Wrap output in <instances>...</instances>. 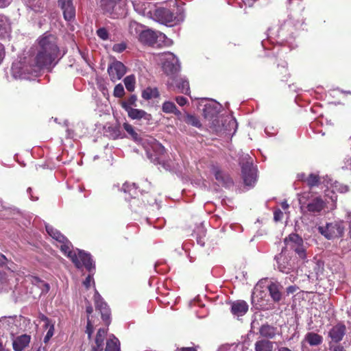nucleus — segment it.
<instances>
[{"mask_svg":"<svg viewBox=\"0 0 351 351\" xmlns=\"http://www.w3.org/2000/svg\"><path fill=\"white\" fill-rule=\"evenodd\" d=\"M58 5L63 12L66 21H71L75 16V8L72 0H58Z\"/></svg>","mask_w":351,"mask_h":351,"instance_id":"f8f14e48","label":"nucleus"},{"mask_svg":"<svg viewBox=\"0 0 351 351\" xmlns=\"http://www.w3.org/2000/svg\"><path fill=\"white\" fill-rule=\"evenodd\" d=\"M296 287L295 286H289V287H287V292L288 293H294L295 291H296Z\"/></svg>","mask_w":351,"mask_h":351,"instance_id":"bf43d9fd","label":"nucleus"},{"mask_svg":"<svg viewBox=\"0 0 351 351\" xmlns=\"http://www.w3.org/2000/svg\"><path fill=\"white\" fill-rule=\"evenodd\" d=\"M278 351H291V350L287 347H280L278 348Z\"/></svg>","mask_w":351,"mask_h":351,"instance_id":"338daca9","label":"nucleus"},{"mask_svg":"<svg viewBox=\"0 0 351 351\" xmlns=\"http://www.w3.org/2000/svg\"><path fill=\"white\" fill-rule=\"evenodd\" d=\"M304 342H306L311 346H317L322 343L323 337L317 333L309 332L305 335L302 343Z\"/></svg>","mask_w":351,"mask_h":351,"instance_id":"412c9836","label":"nucleus"},{"mask_svg":"<svg viewBox=\"0 0 351 351\" xmlns=\"http://www.w3.org/2000/svg\"><path fill=\"white\" fill-rule=\"evenodd\" d=\"M127 112L128 117L131 119H136L141 120L143 119L146 121L147 123H149L152 119V116L151 114L147 113L143 110L137 109V108H128L127 109Z\"/></svg>","mask_w":351,"mask_h":351,"instance_id":"2eb2a0df","label":"nucleus"},{"mask_svg":"<svg viewBox=\"0 0 351 351\" xmlns=\"http://www.w3.org/2000/svg\"><path fill=\"white\" fill-rule=\"evenodd\" d=\"M45 328L47 329V332L44 337V342L47 343L54 335V323L52 322L51 324H49L48 327Z\"/></svg>","mask_w":351,"mask_h":351,"instance_id":"79ce46f5","label":"nucleus"},{"mask_svg":"<svg viewBox=\"0 0 351 351\" xmlns=\"http://www.w3.org/2000/svg\"><path fill=\"white\" fill-rule=\"evenodd\" d=\"M220 109L221 105L219 103L214 100H210L204 105V116L205 118H213L219 112Z\"/></svg>","mask_w":351,"mask_h":351,"instance_id":"dca6fc26","label":"nucleus"},{"mask_svg":"<svg viewBox=\"0 0 351 351\" xmlns=\"http://www.w3.org/2000/svg\"><path fill=\"white\" fill-rule=\"evenodd\" d=\"M67 134H68V137L71 138H74L75 137L77 136V135L74 134L73 131H71L69 129L67 130Z\"/></svg>","mask_w":351,"mask_h":351,"instance_id":"680f3d73","label":"nucleus"},{"mask_svg":"<svg viewBox=\"0 0 351 351\" xmlns=\"http://www.w3.org/2000/svg\"><path fill=\"white\" fill-rule=\"evenodd\" d=\"M91 261H92V268H91L90 271H89L90 274L86 277V278L84 281V285L87 289H88L90 287L92 283L94 284V280H93V274H92V272L95 270V264H94L93 261L92 259H91Z\"/></svg>","mask_w":351,"mask_h":351,"instance_id":"a19ab883","label":"nucleus"},{"mask_svg":"<svg viewBox=\"0 0 351 351\" xmlns=\"http://www.w3.org/2000/svg\"><path fill=\"white\" fill-rule=\"evenodd\" d=\"M123 127L134 141L138 142L141 141V138L138 137V134L135 132L132 125L128 123H124Z\"/></svg>","mask_w":351,"mask_h":351,"instance_id":"72a5a7b5","label":"nucleus"},{"mask_svg":"<svg viewBox=\"0 0 351 351\" xmlns=\"http://www.w3.org/2000/svg\"><path fill=\"white\" fill-rule=\"evenodd\" d=\"M158 60L162 64L163 71L171 77H173L180 71L178 59L171 52H165L157 56Z\"/></svg>","mask_w":351,"mask_h":351,"instance_id":"20e7f679","label":"nucleus"},{"mask_svg":"<svg viewBox=\"0 0 351 351\" xmlns=\"http://www.w3.org/2000/svg\"><path fill=\"white\" fill-rule=\"evenodd\" d=\"M162 112L165 113H173L176 115H180V111L177 109L175 104L172 101H167L162 104Z\"/></svg>","mask_w":351,"mask_h":351,"instance_id":"a878e982","label":"nucleus"},{"mask_svg":"<svg viewBox=\"0 0 351 351\" xmlns=\"http://www.w3.org/2000/svg\"><path fill=\"white\" fill-rule=\"evenodd\" d=\"M248 310V305L243 300H238L232 303L231 307L232 313L238 317L245 315Z\"/></svg>","mask_w":351,"mask_h":351,"instance_id":"aec40b11","label":"nucleus"},{"mask_svg":"<svg viewBox=\"0 0 351 351\" xmlns=\"http://www.w3.org/2000/svg\"><path fill=\"white\" fill-rule=\"evenodd\" d=\"M122 189L125 193H131L132 190L135 191L136 189V186L134 183L130 184L125 182V184H123Z\"/></svg>","mask_w":351,"mask_h":351,"instance_id":"49530a36","label":"nucleus"},{"mask_svg":"<svg viewBox=\"0 0 351 351\" xmlns=\"http://www.w3.org/2000/svg\"><path fill=\"white\" fill-rule=\"evenodd\" d=\"M159 96V93L157 88H147L142 93V97L146 100H149L153 98H156Z\"/></svg>","mask_w":351,"mask_h":351,"instance_id":"c756f323","label":"nucleus"},{"mask_svg":"<svg viewBox=\"0 0 351 351\" xmlns=\"http://www.w3.org/2000/svg\"><path fill=\"white\" fill-rule=\"evenodd\" d=\"M6 261H7L6 257L4 255L0 254V265H3L5 264Z\"/></svg>","mask_w":351,"mask_h":351,"instance_id":"052dcab7","label":"nucleus"},{"mask_svg":"<svg viewBox=\"0 0 351 351\" xmlns=\"http://www.w3.org/2000/svg\"><path fill=\"white\" fill-rule=\"evenodd\" d=\"M318 230L324 237L328 239H332L341 237L344 228L341 223L335 221L327 223L324 226H319Z\"/></svg>","mask_w":351,"mask_h":351,"instance_id":"0eeeda50","label":"nucleus"},{"mask_svg":"<svg viewBox=\"0 0 351 351\" xmlns=\"http://www.w3.org/2000/svg\"><path fill=\"white\" fill-rule=\"evenodd\" d=\"M297 178L298 180L306 182L307 177L306 176L305 173H300L297 175Z\"/></svg>","mask_w":351,"mask_h":351,"instance_id":"4d7b16f0","label":"nucleus"},{"mask_svg":"<svg viewBox=\"0 0 351 351\" xmlns=\"http://www.w3.org/2000/svg\"><path fill=\"white\" fill-rule=\"evenodd\" d=\"M31 337L27 335H22L13 339L12 347L14 351H22L26 348L30 342Z\"/></svg>","mask_w":351,"mask_h":351,"instance_id":"f3484780","label":"nucleus"},{"mask_svg":"<svg viewBox=\"0 0 351 351\" xmlns=\"http://www.w3.org/2000/svg\"><path fill=\"white\" fill-rule=\"evenodd\" d=\"M105 351H120L119 341L114 335L110 336L108 339Z\"/></svg>","mask_w":351,"mask_h":351,"instance_id":"393cba45","label":"nucleus"},{"mask_svg":"<svg viewBox=\"0 0 351 351\" xmlns=\"http://www.w3.org/2000/svg\"><path fill=\"white\" fill-rule=\"evenodd\" d=\"M126 0H100V8L112 18L123 17L126 14Z\"/></svg>","mask_w":351,"mask_h":351,"instance_id":"7ed1b4c3","label":"nucleus"},{"mask_svg":"<svg viewBox=\"0 0 351 351\" xmlns=\"http://www.w3.org/2000/svg\"><path fill=\"white\" fill-rule=\"evenodd\" d=\"M346 333V327L344 325L339 324L333 326L330 332L329 337L336 343L342 340Z\"/></svg>","mask_w":351,"mask_h":351,"instance_id":"a211bd4d","label":"nucleus"},{"mask_svg":"<svg viewBox=\"0 0 351 351\" xmlns=\"http://www.w3.org/2000/svg\"><path fill=\"white\" fill-rule=\"evenodd\" d=\"M40 318L43 322H45V327H48L49 324L52 323V322L44 315H41Z\"/></svg>","mask_w":351,"mask_h":351,"instance_id":"5fc2aeb1","label":"nucleus"},{"mask_svg":"<svg viewBox=\"0 0 351 351\" xmlns=\"http://www.w3.org/2000/svg\"><path fill=\"white\" fill-rule=\"evenodd\" d=\"M265 132L268 136H273L277 133V129L273 126H267L265 128Z\"/></svg>","mask_w":351,"mask_h":351,"instance_id":"8fccbe9b","label":"nucleus"},{"mask_svg":"<svg viewBox=\"0 0 351 351\" xmlns=\"http://www.w3.org/2000/svg\"><path fill=\"white\" fill-rule=\"evenodd\" d=\"M103 350L101 347L92 346L90 351H103Z\"/></svg>","mask_w":351,"mask_h":351,"instance_id":"69168bd1","label":"nucleus"},{"mask_svg":"<svg viewBox=\"0 0 351 351\" xmlns=\"http://www.w3.org/2000/svg\"><path fill=\"white\" fill-rule=\"evenodd\" d=\"M281 207L282 209L284 210H287L289 207V204L287 202V201H284L281 203Z\"/></svg>","mask_w":351,"mask_h":351,"instance_id":"0e129e2a","label":"nucleus"},{"mask_svg":"<svg viewBox=\"0 0 351 351\" xmlns=\"http://www.w3.org/2000/svg\"><path fill=\"white\" fill-rule=\"evenodd\" d=\"M143 31V26L136 21H131L129 24V32L133 36H138Z\"/></svg>","mask_w":351,"mask_h":351,"instance_id":"2f4dec72","label":"nucleus"},{"mask_svg":"<svg viewBox=\"0 0 351 351\" xmlns=\"http://www.w3.org/2000/svg\"><path fill=\"white\" fill-rule=\"evenodd\" d=\"M242 176L246 186H253L256 181V169L252 165V159L246 154L241 160Z\"/></svg>","mask_w":351,"mask_h":351,"instance_id":"39448f33","label":"nucleus"},{"mask_svg":"<svg viewBox=\"0 0 351 351\" xmlns=\"http://www.w3.org/2000/svg\"><path fill=\"white\" fill-rule=\"evenodd\" d=\"M94 327L93 324H92V320L90 319L89 316L88 317V321H87V326H86V332L88 335V338L90 339L91 337V335L93 332Z\"/></svg>","mask_w":351,"mask_h":351,"instance_id":"de8ad7c7","label":"nucleus"},{"mask_svg":"<svg viewBox=\"0 0 351 351\" xmlns=\"http://www.w3.org/2000/svg\"><path fill=\"white\" fill-rule=\"evenodd\" d=\"M176 101L178 105L183 106L187 103V99L184 97L179 96L176 98Z\"/></svg>","mask_w":351,"mask_h":351,"instance_id":"864d4df0","label":"nucleus"},{"mask_svg":"<svg viewBox=\"0 0 351 351\" xmlns=\"http://www.w3.org/2000/svg\"><path fill=\"white\" fill-rule=\"evenodd\" d=\"M125 94V90L123 85L121 84H118L115 86L113 91V95L115 97L121 98Z\"/></svg>","mask_w":351,"mask_h":351,"instance_id":"37998d69","label":"nucleus"},{"mask_svg":"<svg viewBox=\"0 0 351 351\" xmlns=\"http://www.w3.org/2000/svg\"><path fill=\"white\" fill-rule=\"evenodd\" d=\"M276 260L278 269L282 273L289 274L295 268L294 261L286 255L285 250H282V252L276 256Z\"/></svg>","mask_w":351,"mask_h":351,"instance_id":"9d476101","label":"nucleus"},{"mask_svg":"<svg viewBox=\"0 0 351 351\" xmlns=\"http://www.w3.org/2000/svg\"><path fill=\"white\" fill-rule=\"evenodd\" d=\"M306 182L311 187L317 186L319 183V177L315 173H311L307 177Z\"/></svg>","mask_w":351,"mask_h":351,"instance_id":"58836bf2","label":"nucleus"},{"mask_svg":"<svg viewBox=\"0 0 351 351\" xmlns=\"http://www.w3.org/2000/svg\"><path fill=\"white\" fill-rule=\"evenodd\" d=\"M36 51L33 60L24 57L12 64L11 70L14 78L29 80L32 76H36L42 68L49 66L56 58L59 51L56 38L51 35L40 38Z\"/></svg>","mask_w":351,"mask_h":351,"instance_id":"f257e3e1","label":"nucleus"},{"mask_svg":"<svg viewBox=\"0 0 351 351\" xmlns=\"http://www.w3.org/2000/svg\"><path fill=\"white\" fill-rule=\"evenodd\" d=\"M168 86L171 88L174 86L178 90L184 94H189L190 91L189 81L185 78H176L175 76L171 77V82L168 81Z\"/></svg>","mask_w":351,"mask_h":351,"instance_id":"4468645a","label":"nucleus"},{"mask_svg":"<svg viewBox=\"0 0 351 351\" xmlns=\"http://www.w3.org/2000/svg\"><path fill=\"white\" fill-rule=\"evenodd\" d=\"M137 97L135 95H130L126 100L121 101V107L127 112V109L136 106Z\"/></svg>","mask_w":351,"mask_h":351,"instance_id":"7c9ffc66","label":"nucleus"},{"mask_svg":"<svg viewBox=\"0 0 351 351\" xmlns=\"http://www.w3.org/2000/svg\"><path fill=\"white\" fill-rule=\"evenodd\" d=\"M213 173L217 180L223 184L228 185L231 182L230 178L225 175L219 169L215 167Z\"/></svg>","mask_w":351,"mask_h":351,"instance_id":"bb28decb","label":"nucleus"},{"mask_svg":"<svg viewBox=\"0 0 351 351\" xmlns=\"http://www.w3.org/2000/svg\"><path fill=\"white\" fill-rule=\"evenodd\" d=\"M293 250L298 254L300 258L302 259H304L306 258V252L302 245L297 246Z\"/></svg>","mask_w":351,"mask_h":351,"instance_id":"a18cd8bd","label":"nucleus"},{"mask_svg":"<svg viewBox=\"0 0 351 351\" xmlns=\"http://www.w3.org/2000/svg\"><path fill=\"white\" fill-rule=\"evenodd\" d=\"M97 35L103 40H106L108 39V32L107 29L104 27L99 28L97 30Z\"/></svg>","mask_w":351,"mask_h":351,"instance_id":"c03bdc74","label":"nucleus"},{"mask_svg":"<svg viewBox=\"0 0 351 351\" xmlns=\"http://www.w3.org/2000/svg\"><path fill=\"white\" fill-rule=\"evenodd\" d=\"M274 342L265 339L257 340L254 343L255 351H273Z\"/></svg>","mask_w":351,"mask_h":351,"instance_id":"4be33fe9","label":"nucleus"},{"mask_svg":"<svg viewBox=\"0 0 351 351\" xmlns=\"http://www.w3.org/2000/svg\"><path fill=\"white\" fill-rule=\"evenodd\" d=\"M11 32V24L9 19L3 15H0V36L8 35Z\"/></svg>","mask_w":351,"mask_h":351,"instance_id":"b1692460","label":"nucleus"},{"mask_svg":"<svg viewBox=\"0 0 351 351\" xmlns=\"http://www.w3.org/2000/svg\"><path fill=\"white\" fill-rule=\"evenodd\" d=\"M93 311L92 306H89L86 307V313L88 315H90L93 313Z\"/></svg>","mask_w":351,"mask_h":351,"instance_id":"774afa93","label":"nucleus"},{"mask_svg":"<svg viewBox=\"0 0 351 351\" xmlns=\"http://www.w3.org/2000/svg\"><path fill=\"white\" fill-rule=\"evenodd\" d=\"M302 239L296 234H291L288 237L285 239L286 247L293 249L297 246L302 244Z\"/></svg>","mask_w":351,"mask_h":351,"instance_id":"5701e85b","label":"nucleus"},{"mask_svg":"<svg viewBox=\"0 0 351 351\" xmlns=\"http://www.w3.org/2000/svg\"><path fill=\"white\" fill-rule=\"evenodd\" d=\"M259 333L263 338L269 339H274L278 333L277 328L267 324L262 325L259 328Z\"/></svg>","mask_w":351,"mask_h":351,"instance_id":"6ab92c4d","label":"nucleus"},{"mask_svg":"<svg viewBox=\"0 0 351 351\" xmlns=\"http://www.w3.org/2000/svg\"><path fill=\"white\" fill-rule=\"evenodd\" d=\"M155 15L160 23L169 26L176 25L182 21V15H176L171 10L165 8L157 9Z\"/></svg>","mask_w":351,"mask_h":351,"instance_id":"6e6552de","label":"nucleus"},{"mask_svg":"<svg viewBox=\"0 0 351 351\" xmlns=\"http://www.w3.org/2000/svg\"><path fill=\"white\" fill-rule=\"evenodd\" d=\"M107 333V330L105 328H100L97 331L95 341V345L93 346L96 347H101L104 348V340L106 337Z\"/></svg>","mask_w":351,"mask_h":351,"instance_id":"c85d7f7f","label":"nucleus"},{"mask_svg":"<svg viewBox=\"0 0 351 351\" xmlns=\"http://www.w3.org/2000/svg\"><path fill=\"white\" fill-rule=\"evenodd\" d=\"M12 320L10 319H4L2 320H0V336L1 334H3V329H9L10 324H12ZM4 350L2 348L1 343L0 342V351Z\"/></svg>","mask_w":351,"mask_h":351,"instance_id":"4c0bfd02","label":"nucleus"},{"mask_svg":"<svg viewBox=\"0 0 351 351\" xmlns=\"http://www.w3.org/2000/svg\"><path fill=\"white\" fill-rule=\"evenodd\" d=\"M12 0H0V8H4L8 7Z\"/></svg>","mask_w":351,"mask_h":351,"instance_id":"6e6d98bb","label":"nucleus"},{"mask_svg":"<svg viewBox=\"0 0 351 351\" xmlns=\"http://www.w3.org/2000/svg\"><path fill=\"white\" fill-rule=\"evenodd\" d=\"M185 121L186 123L196 128H200L202 125L199 119L194 115L188 114L186 117Z\"/></svg>","mask_w":351,"mask_h":351,"instance_id":"e433bc0d","label":"nucleus"},{"mask_svg":"<svg viewBox=\"0 0 351 351\" xmlns=\"http://www.w3.org/2000/svg\"><path fill=\"white\" fill-rule=\"evenodd\" d=\"M165 38V34L151 29L143 30L139 34V40L141 43L152 47L158 45V42L163 41Z\"/></svg>","mask_w":351,"mask_h":351,"instance_id":"1a4fd4ad","label":"nucleus"},{"mask_svg":"<svg viewBox=\"0 0 351 351\" xmlns=\"http://www.w3.org/2000/svg\"><path fill=\"white\" fill-rule=\"evenodd\" d=\"M133 6L136 12L141 15H146L149 12L148 11H147V7L145 3H133Z\"/></svg>","mask_w":351,"mask_h":351,"instance_id":"ea45409f","label":"nucleus"},{"mask_svg":"<svg viewBox=\"0 0 351 351\" xmlns=\"http://www.w3.org/2000/svg\"><path fill=\"white\" fill-rule=\"evenodd\" d=\"M123 82H124L125 88L128 91L132 92L134 90L135 84H136V78L134 75H130L125 77L123 80Z\"/></svg>","mask_w":351,"mask_h":351,"instance_id":"473e14b6","label":"nucleus"},{"mask_svg":"<svg viewBox=\"0 0 351 351\" xmlns=\"http://www.w3.org/2000/svg\"><path fill=\"white\" fill-rule=\"evenodd\" d=\"M269 291L270 295L274 302H278L281 299V293L280 291L278 285L276 283H271L269 287Z\"/></svg>","mask_w":351,"mask_h":351,"instance_id":"cd10ccee","label":"nucleus"},{"mask_svg":"<svg viewBox=\"0 0 351 351\" xmlns=\"http://www.w3.org/2000/svg\"><path fill=\"white\" fill-rule=\"evenodd\" d=\"M95 301L96 308L100 311L103 320L108 325L110 324V310L97 292L95 295Z\"/></svg>","mask_w":351,"mask_h":351,"instance_id":"ddd939ff","label":"nucleus"},{"mask_svg":"<svg viewBox=\"0 0 351 351\" xmlns=\"http://www.w3.org/2000/svg\"><path fill=\"white\" fill-rule=\"evenodd\" d=\"M46 231L48 234L58 244L62 253L67 256L77 268L84 267L88 271L92 268V261L90 254L78 249L73 250L69 241L58 230L49 225L46 226Z\"/></svg>","mask_w":351,"mask_h":351,"instance_id":"f03ea898","label":"nucleus"},{"mask_svg":"<svg viewBox=\"0 0 351 351\" xmlns=\"http://www.w3.org/2000/svg\"><path fill=\"white\" fill-rule=\"evenodd\" d=\"M345 165L346 168L351 169V156H348L345 158Z\"/></svg>","mask_w":351,"mask_h":351,"instance_id":"13d9d810","label":"nucleus"},{"mask_svg":"<svg viewBox=\"0 0 351 351\" xmlns=\"http://www.w3.org/2000/svg\"><path fill=\"white\" fill-rule=\"evenodd\" d=\"M283 216V213L280 210L277 209L274 213V219L276 221L281 220Z\"/></svg>","mask_w":351,"mask_h":351,"instance_id":"3c124183","label":"nucleus"},{"mask_svg":"<svg viewBox=\"0 0 351 351\" xmlns=\"http://www.w3.org/2000/svg\"><path fill=\"white\" fill-rule=\"evenodd\" d=\"M147 141L149 142L150 145H152V148L155 151H158L159 154H163L165 152V147L159 143L158 141H156L153 138H149L147 139Z\"/></svg>","mask_w":351,"mask_h":351,"instance_id":"c9c22d12","label":"nucleus"},{"mask_svg":"<svg viewBox=\"0 0 351 351\" xmlns=\"http://www.w3.org/2000/svg\"><path fill=\"white\" fill-rule=\"evenodd\" d=\"M177 351H196L193 348H182L177 350Z\"/></svg>","mask_w":351,"mask_h":351,"instance_id":"e2e57ef3","label":"nucleus"},{"mask_svg":"<svg viewBox=\"0 0 351 351\" xmlns=\"http://www.w3.org/2000/svg\"><path fill=\"white\" fill-rule=\"evenodd\" d=\"M330 186L332 187V192H339L341 193H345L348 191V186L343 184L337 181H335L330 183Z\"/></svg>","mask_w":351,"mask_h":351,"instance_id":"f704fd0d","label":"nucleus"},{"mask_svg":"<svg viewBox=\"0 0 351 351\" xmlns=\"http://www.w3.org/2000/svg\"><path fill=\"white\" fill-rule=\"evenodd\" d=\"M330 351H346L343 346L341 345H330L329 347Z\"/></svg>","mask_w":351,"mask_h":351,"instance_id":"603ef678","label":"nucleus"},{"mask_svg":"<svg viewBox=\"0 0 351 351\" xmlns=\"http://www.w3.org/2000/svg\"><path fill=\"white\" fill-rule=\"evenodd\" d=\"M108 73L110 80L115 82L120 80L125 75L126 68L122 62L114 61L108 66Z\"/></svg>","mask_w":351,"mask_h":351,"instance_id":"9b49d317","label":"nucleus"},{"mask_svg":"<svg viewBox=\"0 0 351 351\" xmlns=\"http://www.w3.org/2000/svg\"><path fill=\"white\" fill-rule=\"evenodd\" d=\"M126 49V45L124 43L114 45L112 50L117 53H121Z\"/></svg>","mask_w":351,"mask_h":351,"instance_id":"09e8293b","label":"nucleus"},{"mask_svg":"<svg viewBox=\"0 0 351 351\" xmlns=\"http://www.w3.org/2000/svg\"><path fill=\"white\" fill-rule=\"evenodd\" d=\"M330 203L326 199L324 200L321 197H316L312 199L307 204V211L313 214L319 213L325 208L328 210H334L336 208L337 196L332 195L330 197Z\"/></svg>","mask_w":351,"mask_h":351,"instance_id":"423d86ee","label":"nucleus"}]
</instances>
